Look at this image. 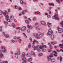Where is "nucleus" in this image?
Returning <instances> with one entry per match:
<instances>
[{"label": "nucleus", "mask_w": 63, "mask_h": 63, "mask_svg": "<svg viewBox=\"0 0 63 63\" xmlns=\"http://www.w3.org/2000/svg\"><path fill=\"white\" fill-rule=\"evenodd\" d=\"M0 51H1L3 53H5L7 52V49L4 46H1V48L0 49Z\"/></svg>", "instance_id": "1"}, {"label": "nucleus", "mask_w": 63, "mask_h": 63, "mask_svg": "<svg viewBox=\"0 0 63 63\" xmlns=\"http://www.w3.org/2000/svg\"><path fill=\"white\" fill-rule=\"evenodd\" d=\"M44 35V33L42 32L38 33V37H37V39H40L41 38H42Z\"/></svg>", "instance_id": "2"}, {"label": "nucleus", "mask_w": 63, "mask_h": 63, "mask_svg": "<svg viewBox=\"0 0 63 63\" xmlns=\"http://www.w3.org/2000/svg\"><path fill=\"white\" fill-rule=\"evenodd\" d=\"M58 15L56 14L54 15V16H52V18L53 19H54L55 18V19H57L58 20H59V18H58Z\"/></svg>", "instance_id": "3"}, {"label": "nucleus", "mask_w": 63, "mask_h": 63, "mask_svg": "<svg viewBox=\"0 0 63 63\" xmlns=\"http://www.w3.org/2000/svg\"><path fill=\"white\" fill-rule=\"evenodd\" d=\"M53 31L51 30H49L47 32V35H51V34H52V33H53Z\"/></svg>", "instance_id": "4"}, {"label": "nucleus", "mask_w": 63, "mask_h": 63, "mask_svg": "<svg viewBox=\"0 0 63 63\" xmlns=\"http://www.w3.org/2000/svg\"><path fill=\"white\" fill-rule=\"evenodd\" d=\"M57 29L58 30V32L59 33H61L63 32V29L62 28H59V27H58L57 28Z\"/></svg>", "instance_id": "5"}, {"label": "nucleus", "mask_w": 63, "mask_h": 63, "mask_svg": "<svg viewBox=\"0 0 63 63\" xmlns=\"http://www.w3.org/2000/svg\"><path fill=\"white\" fill-rule=\"evenodd\" d=\"M51 57H53V55H49V56H47V59L48 61H49V60L51 59Z\"/></svg>", "instance_id": "6"}, {"label": "nucleus", "mask_w": 63, "mask_h": 63, "mask_svg": "<svg viewBox=\"0 0 63 63\" xmlns=\"http://www.w3.org/2000/svg\"><path fill=\"white\" fill-rule=\"evenodd\" d=\"M26 12H27V9L22 11V14L24 15H25V13Z\"/></svg>", "instance_id": "7"}, {"label": "nucleus", "mask_w": 63, "mask_h": 63, "mask_svg": "<svg viewBox=\"0 0 63 63\" xmlns=\"http://www.w3.org/2000/svg\"><path fill=\"white\" fill-rule=\"evenodd\" d=\"M41 24L44 26H46V22L44 21H41Z\"/></svg>", "instance_id": "8"}, {"label": "nucleus", "mask_w": 63, "mask_h": 63, "mask_svg": "<svg viewBox=\"0 0 63 63\" xmlns=\"http://www.w3.org/2000/svg\"><path fill=\"white\" fill-rule=\"evenodd\" d=\"M26 30V27L25 26H23L21 28V31H25Z\"/></svg>", "instance_id": "9"}, {"label": "nucleus", "mask_w": 63, "mask_h": 63, "mask_svg": "<svg viewBox=\"0 0 63 63\" xmlns=\"http://www.w3.org/2000/svg\"><path fill=\"white\" fill-rule=\"evenodd\" d=\"M2 14H3V15L4 16H5L6 15V12H2V11H0V15H2Z\"/></svg>", "instance_id": "10"}, {"label": "nucleus", "mask_w": 63, "mask_h": 63, "mask_svg": "<svg viewBox=\"0 0 63 63\" xmlns=\"http://www.w3.org/2000/svg\"><path fill=\"white\" fill-rule=\"evenodd\" d=\"M51 39L52 40H54V36L52 34L51 35Z\"/></svg>", "instance_id": "11"}, {"label": "nucleus", "mask_w": 63, "mask_h": 63, "mask_svg": "<svg viewBox=\"0 0 63 63\" xmlns=\"http://www.w3.org/2000/svg\"><path fill=\"white\" fill-rule=\"evenodd\" d=\"M38 33L37 34L35 33H33V35L34 36H35V37H36V38H37V37H38Z\"/></svg>", "instance_id": "12"}, {"label": "nucleus", "mask_w": 63, "mask_h": 63, "mask_svg": "<svg viewBox=\"0 0 63 63\" xmlns=\"http://www.w3.org/2000/svg\"><path fill=\"white\" fill-rule=\"evenodd\" d=\"M59 47L60 48H63V43L62 44H59Z\"/></svg>", "instance_id": "13"}, {"label": "nucleus", "mask_w": 63, "mask_h": 63, "mask_svg": "<svg viewBox=\"0 0 63 63\" xmlns=\"http://www.w3.org/2000/svg\"><path fill=\"white\" fill-rule=\"evenodd\" d=\"M55 59H53L51 60V62L53 63L54 62H55Z\"/></svg>", "instance_id": "14"}, {"label": "nucleus", "mask_w": 63, "mask_h": 63, "mask_svg": "<svg viewBox=\"0 0 63 63\" xmlns=\"http://www.w3.org/2000/svg\"><path fill=\"white\" fill-rule=\"evenodd\" d=\"M26 56L28 57L31 56V54H30L29 53H28L27 54Z\"/></svg>", "instance_id": "15"}, {"label": "nucleus", "mask_w": 63, "mask_h": 63, "mask_svg": "<svg viewBox=\"0 0 63 63\" xmlns=\"http://www.w3.org/2000/svg\"><path fill=\"white\" fill-rule=\"evenodd\" d=\"M10 17L11 20H13L14 18V16L13 15H12L10 16Z\"/></svg>", "instance_id": "16"}, {"label": "nucleus", "mask_w": 63, "mask_h": 63, "mask_svg": "<svg viewBox=\"0 0 63 63\" xmlns=\"http://www.w3.org/2000/svg\"><path fill=\"white\" fill-rule=\"evenodd\" d=\"M22 60L23 61H26V59L25 57H24L22 58Z\"/></svg>", "instance_id": "17"}, {"label": "nucleus", "mask_w": 63, "mask_h": 63, "mask_svg": "<svg viewBox=\"0 0 63 63\" xmlns=\"http://www.w3.org/2000/svg\"><path fill=\"white\" fill-rule=\"evenodd\" d=\"M31 53L34 56H36V55H35V53H34V52H32Z\"/></svg>", "instance_id": "18"}, {"label": "nucleus", "mask_w": 63, "mask_h": 63, "mask_svg": "<svg viewBox=\"0 0 63 63\" xmlns=\"http://www.w3.org/2000/svg\"><path fill=\"white\" fill-rule=\"evenodd\" d=\"M0 57L1 58L4 57V55L3 54H0Z\"/></svg>", "instance_id": "19"}, {"label": "nucleus", "mask_w": 63, "mask_h": 63, "mask_svg": "<svg viewBox=\"0 0 63 63\" xmlns=\"http://www.w3.org/2000/svg\"><path fill=\"white\" fill-rule=\"evenodd\" d=\"M4 35L5 37H6V38H7L9 37V35H8V34H4Z\"/></svg>", "instance_id": "20"}, {"label": "nucleus", "mask_w": 63, "mask_h": 63, "mask_svg": "<svg viewBox=\"0 0 63 63\" xmlns=\"http://www.w3.org/2000/svg\"><path fill=\"white\" fill-rule=\"evenodd\" d=\"M43 53H40L38 54V56H43Z\"/></svg>", "instance_id": "21"}, {"label": "nucleus", "mask_w": 63, "mask_h": 63, "mask_svg": "<svg viewBox=\"0 0 63 63\" xmlns=\"http://www.w3.org/2000/svg\"><path fill=\"white\" fill-rule=\"evenodd\" d=\"M15 57L16 58H18V57H17V53H16L15 54Z\"/></svg>", "instance_id": "22"}, {"label": "nucleus", "mask_w": 63, "mask_h": 63, "mask_svg": "<svg viewBox=\"0 0 63 63\" xmlns=\"http://www.w3.org/2000/svg\"><path fill=\"white\" fill-rule=\"evenodd\" d=\"M48 5L49 6H54V4L53 3H50L48 4Z\"/></svg>", "instance_id": "23"}, {"label": "nucleus", "mask_w": 63, "mask_h": 63, "mask_svg": "<svg viewBox=\"0 0 63 63\" xmlns=\"http://www.w3.org/2000/svg\"><path fill=\"white\" fill-rule=\"evenodd\" d=\"M32 47L33 48V49L34 50H36V49H34V48H36V46L34 45H33L32 46Z\"/></svg>", "instance_id": "24"}, {"label": "nucleus", "mask_w": 63, "mask_h": 63, "mask_svg": "<svg viewBox=\"0 0 63 63\" xmlns=\"http://www.w3.org/2000/svg\"><path fill=\"white\" fill-rule=\"evenodd\" d=\"M32 60V58H30L28 60V61L29 62H30V61H31Z\"/></svg>", "instance_id": "25"}, {"label": "nucleus", "mask_w": 63, "mask_h": 63, "mask_svg": "<svg viewBox=\"0 0 63 63\" xmlns=\"http://www.w3.org/2000/svg\"><path fill=\"white\" fill-rule=\"evenodd\" d=\"M12 26L13 28H15L16 27V26L14 23H13L12 24Z\"/></svg>", "instance_id": "26"}, {"label": "nucleus", "mask_w": 63, "mask_h": 63, "mask_svg": "<svg viewBox=\"0 0 63 63\" xmlns=\"http://www.w3.org/2000/svg\"><path fill=\"white\" fill-rule=\"evenodd\" d=\"M36 30H42V29H41V28L38 27L36 29Z\"/></svg>", "instance_id": "27"}, {"label": "nucleus", "mask_w": 63, "mask_h": 63, "mask_svg": "<svg viewBox=\"0 0 63 63\" xmlns=\"http://www.w3.org/2000/svg\"><path fill=\"white\" fill-rule=\"evenodd\" d=\"M50 24H51V23H47V25L48 26V27L49 28L50 27V26H49L50 25Z\"/></svg>", "instance_id": "28"}, {"label": "nucleus", "mask_w": 63, "mask_h": 63, "mask_svg": "<svg viewBox=\"0 0 63 63\" xmlns=\"http://www.w3.org/2000/svg\"><path fill=\"white\" fill-rule=\"evenodd\" d=\"M36 14L37 15H41V13L39 11H37L36 12Z\"/></svg>", "instance_id": "29"}, {"label": "nucleus", "mask_w": 63, "mask_h": 63, "mask_svg": "<svg viewBox=\"0 0 63 63\" xmlns=\"http://www.w3.org/2000/svg\"><path fill=\"white\" fill-rule=\"evenodd\" d=\"M39 47V45H37V46H35V48H34V49H35V50L36 49H37V48H38V47Z\"/></svg>", "instance_id": "30"}, {"label": "nucleus", "mask_w": 63, "mask_h": 63, "mask_svg": "<svg viewBox=\"0 0 63 63\" xmlns=\"http://www.w3.org/2000/svg\"><path fill=\"white\" fill-rule=\"evenodd\" d=\"M34 27L35 28V29H36L38 27V26L35 25Z\"/></svg>", "instance_id": "31"}, {"label": "nucleus", "mask_w": 63, "mask_h": 63, "mask_svg": "<svg viewBox=\"0 0 63 63\" xmlns=\"http://www.w3.org/2000/svg\"><path fill=\"white\" fill-rule=\"evenodd\" d=\"M42 51H43V52H45V51H46V49H42Z\"/></svg>", "instance_id": "32"}, {"label": "nucleus", "mask_w": 63, "mask_h": 63, "mask_svg": "<svg viewBox=\"0 0 63 63\" xmlns=\"http://www.w3.org/2000/svg\"><path fill=\"white\" fill-rule=\"evenodd\" d=\"M25 53H22V55L23 57H24L25 56Z\"/></svg>", "instance_id": "33"}, {"label": "nucleus", "mask_w": 63, "mask_h": 63, "mask_svg": "<svg viewBox=\"0 0 63 63\" xmlns=\"http://www.w3.org/2000/svg\"><path fill=\"white\" fill-rule=\"evenodd\" d=\"M23 1L22 0H20V3L21 4H23Z\"/></svg>", "instance_id": "34"}, {"label": "nucleus", "mask_w": 63, "mask_h": 63, "mask_svg": "<svg viewBox=\"0 0 63 63\" xmlns=\"http://www.w3.org/2000/svg\"><path fill=\"white\" fill-rule=\"evenodd\" d=\"M31 44H29L28 45L29 48H30V47H31Z\"/></svg>", "instance_id": "35"}, {"label": "nucleus", "mask_w": 63, "mask_h": 63, "mask_svg": "<svg viewBox=\"0 0 63 63\" xmlns=\"http://www.w3.org/2000/svg\"><path fill=\"white\" fill-rule=\"evenodd\" d=\"M33 41H34V42H36V44H39V42H38L37 41H36V40H34Z\"/></svg>", "instance_id": "36"}, {"label": "nucleus", "mask_w": 63, "mask_h": 63, "mask_svg": "<svg viewBox=\"0 0 63 63\" xmlns=\"http://www.w3.org/2000/svg\"><path fill=\"white\" fill-rule=\"evenodd\" d=\"M29 40H30L31 42V43H32V42H33V41H32V38H31V37L30 38Z\"/></svg>", "instance_id": "37"}, {"label": "nucleus", "mask_w": 63, "mask_h": 63, "mask_svg": "<svg viewBox=\"0 0 63 63\" xmlns=\"http://www.w3.org/2000/svg\"><path fill=\"white\" fill-rule=\"evenodd\" d=\"M35 25L38 26V25H39V23L38 22L36 23L35 24Z\"/></svg>", "instance_id": "38"}, {"label": "nucleus", "mask_w": 63, "mask_h": 63, "mask_svg": "<svg viewBox=\"0 0 63 63\" xmlns=\"http://www.w3.org/2000/svg\"><path fill=\"white\" fill-rule=\"evenodd\" d=\"M18 42L19 43H21V40L20 39H19L18 40Z\"/></svg>", "instance_id": "39"}, {"label": "nucleus", "mask_w": 63, "mask_h": 63, "mask_svg": "<svg viewBox=\"0 0 63 63\" xmlns=\"http://www.w3.org/2000/svg\"><path fill=\"white\" fill-rule=\"evenodd\" d=\"M20 51H18L17 52V54L18 55H19L20 54Z\"/></svg>", "instance_id": "40"}, {"label": "nucleus", "mask_w": 63, "mask_h": 63, "mask_svg": "<svg viewBox=\"0 0 63 63\" xmlns=\"http://www.w3.org/2000/svg\"><path fill=\"white\" fill-rule=\"evenodd\" d=\"M53 55H54V56H55V57H56L57 56V54H53Z\"/></svg>", "instance_id": "41"}, {"label": "nucleus", "mask_w": 63, "mask_h": 63, "mask_svg": "<svg viewBox=\"0 0 63 63\" xmlns=\"http://www.w3.org/2000/svg\"><path fill=\"white\" fill-rule=\"evenodd\" d=\"M33 28V26L31 25H30L29 29H32Z\"/></svg>", "instance_id": "42"}, {"label": "nucleus", "mask_w": 63, "mask_h": 63, "mask_svg": "<svg viewBox=\"0 0 63 63\" xmlns=\"http://www.w3.org/2000/svg\"><path fill=\"white\" fill-rule=\"evenodd\" d=\"M17 29H19V30H20L21 29V28L20 27H17L16 28Z\"/></svg>", "instance_id": "43"}, {"label": "nucleus", "mask_w": 63, "mask_h": 63, "mask_svg": "<svg viewBox=\"0 0 63 63\" xmlns=\"http://www.w3.org/2000/svg\"><path fill=\"white\" fill-rule=\"evenodd\" d=\"M6 19L9 22H10V19H7V18H6Z\"/></svg>", "instance_id": "44"}, {"label": "nucleus", "mask_w": 63, "mask_h": 63, "mask_svg": "<svg viewBox=\"0 0 63 63\" xmlns=\"http://www.w3.org/2000/svg\"><path fill=\"white\" fill-rule=\"evenodd\" d=\"M62 57H61L60 58V59L61 62L62 61Z\"/></svg>", "instance_id": "45"}, {"label": "nucleus", "mask_w": 63, "mask_h": 63, "mask_svg": "<svg viewBox=\"0 0 63 63\" xmlns=\"http://www.w3.org/2000/svg\"><path fill=\"white\" fill-rule=\"evenodd\" d=\"M51 44L53 45H54V44H55V43L52 42H51Z\"/></svg>", "instance_id": "46"}, {"label": "nucleus", "mask_w": 63, "mask_h": 63, "mask_svg": "<svg viewBox=\"0 0 63 63\" xmlns=\"http://www.w3.org/2000/svg\"><path fill=\"white\" fill-rule=\"evenodd\" d=\"M25 21L27 23H28V24L29 23H28V20H25Z\"/></svg>", "instance_id": "47"}, {"label": "nucleus", "mask_w": 63, "mask_h": 63, "mask_svg": "<svg viewBox=\"0 0 63 63\" xmlns=\"http://www.w3.org/2000/svg\"><path fill=\"white\" fill-rule=\"evenodd\" d=\"M27 26L28 28H29V29L30 28V26L29 25H27Z\"/></svg>", "instance_id": "48"}, {"label": "nucleus", "mask_w": 63, "mask_h": 63, "mask_svg": "<svg viewBox=\"0 0 63 63\" xmlns=\"http://www.w3.org/2000/svg\"><path fill=\"white\" fill-rule=\"evenodd\" d=\"M47 17L49 18H50V16L49 15H48Z\"/></svg>", "instance_id": "49"}, {"label": "nucleus", "mask_w": 63, "mask_h": 63, "mask_svg": "<svg viewBox=\"0 0 63 63\" xmlns=\"http://www.w3.org/2000/svg\"><path fill=\"white\" fill-rule=\"evenodd\" d=\"M15 8L16 9H17V6L16 5H15Z\"/></svg>", "instance_id": "50"}, {"label": "nucleus", "mask_w": 63, "mask_h": 63, "mask_svg": "<svg viewBox=\"0 0 63 63\" xmlns=\"http://www.w3.org/2000/svg\"><path fill=\"white\" fill-rule=\"evenodd\" d=\"M50 46V49H52V46L51 45Z\"/></svg>", "instance_id": "51"}, {"label": "nucleus", "mask_w": 63, "mask_h": 63, "mask_svg": "<svg viewBox=\"0 0 63 63\" xmlns=\"http://www.w3.org/2000/svg\"><path fill=\"white\" fill-rule=\"evenodd\" d=\"M2 27H0V31H2Z\"/></svg>", "instance_id": "52"}, {"label": "nucleus", "mask_w": 63, "mask_h": 63, "mask_svg": "<svg viewBox=\"0 0 63 63\" xmlns=\"http://www.w3.org/2000/svg\"><path fill=\"white\" fill-rule=\"evenodd\" d=\"M61 24L62 25V24H63V21H62L61 22Z\"/></svg>", "instance_id": "53"}, {"label": "nucleus", "mask_w": 63, "mask_h": 63, "mask_svg": "<svg viewBox=\"0 0 63 63\" xmlns=\"http://www.w3.org/2000/svg\"><path fill=\"white\" fill-rule=\"evenodd\" d=\"M24 18H25V19H27V17L25 16H24Z\"/></svg>", "instance_id": "54"}, {"label": "nucleus", "mask_w": 63, "mask_h": 63, "mask_svg": "<svg viewBox=\"0 0 63 63\" xmlns=\"http://www.w3.org/2000/svg\"><path fill=\"white\" fill-rule=\"evenodd\" d=\"M22 63H27V62L26 61H23Z\"/></svg>", "instance_id": "55"}, {"label": "nucleus", "mask_w": 63, "mask_h": 63, "mask_svg": "<svg viewBox=\"0 0 63 63\" xmlns=\"http://www.w3.org/2000/svg\"><path fill=\"white\" fill-rule=\"evenodd\" d=\"M8 12H11V9H8Z\"/></svg>", "instance_id": "56"}, {"label": "nucleus", "mask_w": 63, "mask_h": 63, "mask_svg": "<svg viewBox=\"0 0 63 63\" xmlns=\"http://www.w3.org/2000/svg\"><path fill=\"white\" fill-rule=\"evenodd\" d=\"M19 10H22V9L20 7H19Z\"/></svg>", "instance_id": "57"}, {"label": "nucleus", "mask_w": 63, "mask_h": 63, "mask_svg": "<svg viewBox=\"0 0 63 63\" xmlns=\"http://www.w3.org/2000/svg\"><path fill=\"white\" fill-rule=\"evenodd\" d=\"M48 45L49 46H51V45L50 44V43H48Z\"/></svg>", "instance_id": "58"}, {"label": "nucleus", "mask_w": 63, "mask_h": 63, "mask_svg": "<svg viewBox=\"0 0 63 63\" xmlns=\"http://www.w3.org/2000/svg\"><path fill=\"white\" fill-rule=\"evenodd\" d=\"M27 31L28 33H29L30 32V30H28Z\"/></svg>", "instance_id": "59"}, {"label": "nucleus", "mask_w": 63, "mask_h": 63, "mask_svg": "<svg viewBox=\"0 0 63 63\" xmlns=\"http://www.w3.org/2000/svg\"><path fill=\"white\" fill-rule=\"evenodd\" d=\"M33 20H36V17H33Z\"/></svg>", "instance_id": "60"}, {"label": "nucleus", "mask_w": 63, "mask_h": 63, "mask_svg": "<svg viewBox=\"0 0 63 63\" xmlns=\"http://www.w3.org/2000/svg\"><path fill=\"white\" fill-rule=\"evenodd\" d=\"M40 49H42V48H43V47H42V46H40Z\"/></svg>", "instance_id": "61"}, {"label": "nucleus", "mask_w": 63, "mask_h": 63, "mask_svg": "<svg viewBox=\"0 0 63 63\" xmlns=\"http://www.w3.org/2000/svg\"><path fill=\"white\" fill-rule=\"evenodd\" d=\"M12 41L13 43H15V41L14 40H12Z\"/></svg>", "instance_id": "62"}, {"label": "nucleus", "mask_w": 63, "mask_h": 63, "mask_svg": "<svg viewBox=\"0 0 63 63\" xmlns=\"http://www.w3.org/2000/svg\"><path fill=\"white\" fill-rule=\"evenodd\" d=\"M45 15H48V13H45Z\"/></svg>", "instance_id": "63"}, {"label": "nucleus", "mask_w": 63, "mask_h": 63, "mask_svg": "<svg viewBox=\"0 0 63 63\" xmlns=\"http://www.w3.org/2000/svg\"><path fill=\"white\" fill-rule=\"evenodd\" d=\"M37 50L39 52L41 51V50H40V49H38Z\"/></svg>", "instance_id": "64"}]
</instances>
